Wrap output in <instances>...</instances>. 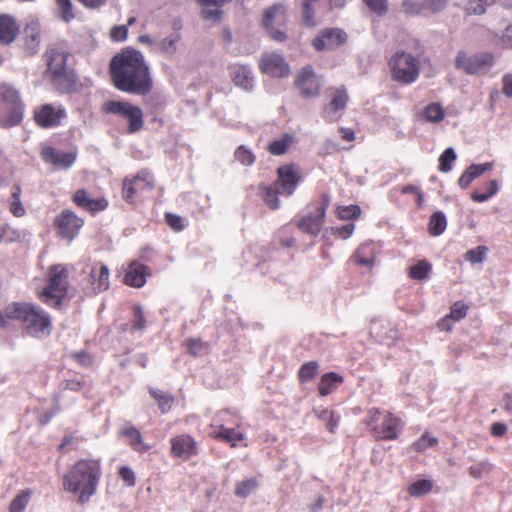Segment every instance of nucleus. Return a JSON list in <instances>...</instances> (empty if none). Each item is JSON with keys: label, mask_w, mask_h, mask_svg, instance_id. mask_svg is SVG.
I'll list each match as a JSON object with an SVG mask.
<instances>
[{"label": "nucleus", "mask_w": 512, "mask_h": 512, "mask_svg": "<svg viewBox=\"0 0 512 512\" xmlns=\"http://www.w3.org/2000/svg\"><path fill=\"white\" fill-rule=\"evenodd\" d=\"M109 73L113 86L119 91L145 96L152 90L149 66L142 53L133 48L123 49L113 56Z\"/></svg>", "instance_id": "f257e3e1"}, {"label": "nucleus", "mask_w": 512, "mask_h": 512, "mask_svg": "<svg viewBox=\"0 0 512 512\" xmlns=\"http://www.w3.org/2000/svg\"><path fill=\"white\" fill-rule=\"evenodd\" d=\"M101 475L100 460L80 459L63 476V488L78 493V502L84 504L96 493Z\"/></svg>", "instance_id": "f03ea898"}, {"label": "nucleus", "mask_w": 512, "mask_h": 512, "mask_svg": "<svg viewBox=\"0 0 512 512\" xmlns=\"http://www.w3.org/2000/svg\"><path fill=\"white\" fill-rule=\"evenodd\" d=\"M7 315L12 321L22 325L23 332L36 339L48 337L53 329L50 314L39 305L31 302H11Z\"/></svg>", "instance_id": "7ed1b4c3"}, {"label": "nucleus", "mask_w": 512, "mask_h": 512, "mask_svg": "<svg viewBox=\"0 0 512 512\" xmlns=\"http://www.w3.org/2000/svg\"><path fill=\"white\" fill-rule=\"evenodd\" d=\"M362 424L376 441L396 440L403 430V421L389 410L368 409Z\"/></svg>", "instance_id": "20e7f679"}, {"label": "nucleus", "mask_w": 512, "mask_h": 512, "mask_svg": "<svg viewBox=\"0 0 512 512\" xmlns=\"http://www.w3.org/2000/svg\"><path fill=\"white\" fill-rule=\"evenodd\" d=\"M69 272L65 265L55 264L47 271V284L36 293L38 299L52 308L58 309L69 292Z\"/></svg>", "instance_id": "39448f33"}, {"label": "nucleus", "mask_w": 512, "mask_h": 512, "mask_svg": "<svg viewBox=\"0 0 512 512\" xmlns=\"http://www.w3.org/2000/svg\"><path fill=\"white\" fill-rule=\"evenodd\" d=\"M69 56L67 48L60 43L48 47L44 54L47 65L46 73L57 87H67L75 83L74 72L67 66Z\"/></svg>", "instance_id": "423d86ee"}, {"label": "nucleus", "mask_w": 512, "mask_h": 512, "mask_svg": "<svg viewBox=\"0 0 512 512\" xmlns=\"http://www.w3.org/2000/svg\"><path fill=\"white\" fill-rule=\"evenodd\" d=\"M155 179L150 171L142 169L134 175L126 176L122 181V198L129 204L144 200L152 193Z\"/></svg>", "instance_id": "0eeeda50"}, {"label": "nucleus", "mask_w": 512, "mask_h": 512, "mask_svg": "<svg viewBox=\"0 0 512 512\" xmlns=\"http://www.w3.org/2000/svg\"><path fill=\"white\" fill-rule=\"evenodd\" d=\"M23 118V104L19 92L8 84H0V126L12 127Z\"/></svg>", "instance_id": "6e6552de"}, {"label": "nucleus", "mask_w": 512, "mask_h": 512, "mask_svg": "<svg viewBox=\"0 0 512 512\" xmlns=\"http://www.w3.org/2000/svg\"><path fill=\"white\" fill-rule=\"evenodd\" d=\"M393 80L401 84L415 82L420 74L419 60L405 51H397L388 61Z\"/></svg>", "instance_id": "1a4fd4ad"}, {"label": "nucleus", "mask_w": 512, "mask_h": 512, "mask_svg": "<svg viewBox=\"0 0 512 512\" xmlns=\"http://www.w3.org/2000/svg\"><path fill=\"white\" fill-rule=\"evenodd\" d=\"M106 114H114L128 122L127 133L134 134L144 126V115L140 107L127 101H106L102 106Z\"/></svg>", "instance_id": "9d476101"}, {"label": "nucleus", "mask_w": 512, "mask_h": 512, "mask_svg": "<svg viewBox=\"0 0 512 512\" xmlns=\"http://www.w3.org/2000/svg\"><path fill=\"white\" fill-rule=\"evenodd\" d=\"M288 10L283 4H274L263 11L262 26L269 37L276 42H284L288 36L285 30Z\"/></svg>", "instance_id": "9b49d317"}, {"label": "nucleus", "mask_w": 512, "mask_h": 512, "mask_svg": "<svg viewBox=\"0 0 512 512\" xmlns=\"http://www.w3.org/2000/svg\"><path fill=\"white\" fill-rule=\"evenodd\" d=\"M83 225V218L69 209L61 211L53 220V227L57 235L69 241H72L79 235Z\"/></svg>", "instance_id": "f8f14e48"}, {"label": "nucleus", "mask_w": 512, "mask_h": 512, "mask_svg": "<svg viewBox=\"0 0 512 512\" xmlns=\"http://www.w3.org/2000/svg\"><path fill=\"white\" fill-rule=\"evenodd\" d=\"M493 61L494 57L489 52L467 56L465 52L460 51L456 57V66L469 74H481L492 66Z\"/></svg>", "instance_id": "ddd939ff"}, {"label": "nucleus", "mask_w": 512, "mask_h": 512, "mask_svg": "<svg viewBox=\"0 0 512 512\" xmlns=\"http://www.w3.org/2000/svg\"><path fill=\"white\" fill-rule=\"evenodd\" d=\"M329 203V196L326 194L322 195L321 201L319 203V206L316 208L315 213L300 217L296 221L297 227L306 234H319L324 223V217L326 210L329 206Z\"/></svg>", "instance_id": "4468645a"}, {"label": "nucleus", "mask_w": 512, "mask_h": 512, "mask_svg": "<svg viewBox=\"0 0 512 512\" xmlns=\"http://www.w3.org/2000/svg\"><path fill=\"white\" fill-rule=\"evenodd\" d=\"M199 446L196 439L190 434H179L170 439V455L172 458L184 461L197 456Z\"/></svg>", "instance_id": "2eb2a0df"}, {"label": "nucleus", "mask_w": 512, "mask_h": 512, "mask_svg": "<svg viewBox=\"0 0 512 512\" xmlns=\"http://www.w3.org/2000/svg\"><path fill=\"white\" fill-rule=\"evenodd\" d=\"M348 36L340 28L322 29L312 40V46L316 51L334 50L346 43Z\"/></svg>", "instance_id": "dca6fc26"}, {"label": "nucleus", "mask_w": 512, "mask_h": 512, "mask_svg": "<svg viewBox=\"0 0 512 512\" xmlns=\"http://www.w3.org/2000/svg\"><path fill=\"white\" fill-rule=\"evenodd\" d=\"M34 121L41 128H53L61 124L66 117V110L63 106L43 104L34 110Z\"/></svg>", "instance_id": "f3484780"}, {"label": "nucleus", "mask_w": 512, "mask_h": 512, "mask_svg": "<svg viewBox=\"0 0 512 512\" xmlns=\"http://www.w3.org/2000/svg\"><path fill=\"white\" fill-rule=\"evenodd\" d=\"M302 176L294 164H286L277 169V180L274 183L281 189V194L290 196L296 190Z\"/></svg>", "instance_id": "a211bd4d"}, {"label": "nucleus", "mask_w": 512, "mask_h": 512, "mask_svg": "<svg viewBox=\"0 0 512 512\" xmlns=\"http://www.w3.org/2000/svg\"><path fill=\"white\" fill-rule=\"evenodd\" d=\"M294 83L304 98H313L320 94L321 84L311 66L302 68Z\"/></svg>", "instance_id": "6ab92c4d"}, {"label": "nucleus", "mask_w": 512, "mask_h": 512, "mask_svg": "<svg viewBox=\"0 0 512 512\" xmlns=\"http://www.w3.org/2000/svg\"><path fill=\"white\" fill-rule=\"evenodd\" d=\"M152 274L149 266L138 260L131 261L123 277V283L129 287L141 288L146 284L147 278Z\"/></svg>", "instance_id": "aec40b11"}, {"label": "nucleus", "mask_w": 512, "mask_h": 512, "mask_svg": "<svg viewBox=\"0 0 512 512\" xmlns=\"http://www.w3.org/2000/svg\"><path fill=\"white\" fill-rule=\"evenodd\" d=\"M261 71L272 77H285L289 74V66L284 58L276 53H268L260 59Z\"/></svg>", "instance_id": "412c9836"}, {"label": "nucleus", "mask_w": 512, "mask_h": 512, "mask_svg": "<svg viewBox=\"0 0 512 512\" xmlns=\"http://www.w3.org/2000/svg\"><path fill=\"white\" fill-rule=\"evenodd\" d=\"M72 201L77 207L91 214L104 211L109 205L105 197L91 198L85 189L76 190L72 196Z\"/></svg>", "instance_id": "4be33fe9"}, {"label": "nucleus", "mask_w": 512, "mask_h": 512, "mask_svg": "<svg viewBox=\"0 0 512 512\" xmlns=\"http://www.w3.org/2000/svg\"><path fill=\"white\" fill-rule=\"evenodd\" d=\"M41 157L44 162L50 163L57 168L64 169L71 167L76 160L75 153L59 151L51 146H45L42 148Z\"/></svg>", "instance_id": "5701e85b"}, {"label": "nucleus", "mask_w": 512, "mask_h": 512, "mask_svg": "<svg viewBox=\"0 0 512 512\" xmlns=\"http://www.w3.org/2000/svg\"><path fill=\"white\" fill-rule=\"evenodd\" d=\"M329 3V9L334 7H342L344 0H302V24L305 27L312 28L316 26L317 21L315 19L316 9L321 3Z\"/></svg>", "instance_id": "b1692460"}, {"label": "nucleus", "mask_w": 512, "mask_h": 512, "mask_svg": "<svg viewBox=\"0 0 512 512\" xmlns=\"http://www.w3.org/2000/svg\"><path fill=\"white\" fill-rule=\"evenodd\" d=\"M109 276L110 272L105 264L97 262L92 266L89 282L94 294L108 290L110 286Z\"/></svg>", "instance_id": "393cba45"}, {"label": "nucleus", "mask_w": 512, "mask_h": 512, "mask_svg": "<svg viewBox=\"0 0 512 512\" xmlns=\"http://www.w3.org/2000/svg\"><path fill=\"white\" fill-rule=\"evenodd\" d=\"M20 33V25L10 14L0 13V44L10 45Z\"/></svg>", "instance_id": "a878e982"}, {"label": "nucleus", "mask_w": 512, "mask_h": 512, "mask_svg": "<svg viewBox=\"0 0 512 512\" xmlns=\"http://www.w3.org/2000/svg\"><path fill=\"white\" fill-rule=\"evenodd\" d=\"M120 436L126 439L127 444L137 453H145L151 446L144 442L141 432L132 425H126L119 431Z\"/></svg>", "instance_id": "bb28decb"}, {"label": "nucleus", "mask_w": 512, "mask_h": 512, "mask_svg": "<svg viewBox=\"0 0 512 512\" xmlns=\"http://www.w3.org/2000/svg\"><path fill=\"white\" fill-rule=\"evenodd\" d=\"M230 76L236 86L244 90H251L253 88V75L248 66L235 64L230 66Z\"/></svg>", "instance_id": "cd10ccee"}, {"label": "nucleus", "mask_w": 512, "mask_h": 512, "mask_svg": "<svg viewBox=\"0 0 512 512\" xmlns=\"http://www.w3.org/2000/svg\"><path fill=\"white\" fill-rule=\"evenodd\" d=\"M493 163L487 162L483 164H472L470 165L459 177L458 184L461 188L465 189L478 177L485 172L491 170Z\"/></svg>", "instance_id": "c85d7f7f"}, {"label": "nucleus", "mask_w": 512, "mask_h": 512, "mask_svg": "<svg viewBox=\"0 0 512 512\" xmlns=\"http://www.w3.org/2000/svg\"><path fill=\"white\" fill-rule=\"evenodd\" d=\"M344 382V378L342 375L336 372H328L321 376L320 381L318 383V393L320 396H328L331 394L338 386H340Z\"/></svg>", "instance_id": "c756f323"}, {"label": "nucleus", "mask_w": 512, "mask_h": 512, "mask_svg": "<svg viewBox=\"0 0 512 512\" xmlns=\"http://www.w3.org/2000/svg\"><path fill=\"white\" fill-rule=\"evenodd\" d=\"M331 99L326 108V112L335 114L343 111L348 103L349 95L344 87L331 88Z\"/></svg>", "instance_id": "7c9ffc66"}, {"label": "nucleus", "mask_w": 512, "mask_h": 512, "mask_svg": "<svg viewBox=\"0 0 512 512\" xmlns=\"http://www.w3.org/2000/svg\"><path fill=\"white\" fill-rule=\"evenodd\" d=\"M259 196L263 200V202L268 206L271 210H277L280 207V200L278 198L279 193L278 188L275 184L273 185H265L261 184L258 187Z\"/></svg>", "instance_id": "2f4dec72"}, {"label": "nucleus", "mask_w": 512, "mask_h": 512, "mask_svg": "<svg viewBox=\"0 0 512 512\" xmlns=\"http://www.w3.org/2000/svg\"><path fill=\"white\" fill-rule=\"evenodd\" d=\"M209 437L218 441L228 443L230 447L235 448L238 442L244 440L243 433L236 430V426L230 427L225 431L209 432Z\"/></svg>", "instance_id": "473e14b6"}, {"label": "nucleus", "mask_w": 512, "mask_h": 512, "mask_svg": "<svg viewBox=\"0 0 512 512\" xmlns=\"http://www.w3.org/2000/svg\"><path fill=\"white\" fill-rule=\"evenodd\" d=\"M447 227V220L443 212H434L429 219L428 233L431 236L441 235Z\"/></svg>", "instance_id": "72a5a7b5"}, {"label": "nucleus", "mask_w": 512, "mask_h": 512, "mask_svg": "<svg viewBox=\"0 0 512 512\" xmlns=\"http://www.w3.org/2000/svg\"><path fill=\"white\" fill-rule=\"evenodd\" d=\"M32 493V490L29 488L19 491L9 505V512H24Z\"/></svg>", "instance_id": "f704fd0d"}, {"label": "nucleus", "mask_w": 512, "mask_h": 512, "mask_svg": "<svg viewBox=\"0 0 512 512\" xmlns=\"http://www.w3.org/2000/svg\"><path fill=\"white\" fill-rule=\"evenodd\" d=\"M293 143V138L289 134H284L280 139L272 141L267 150L272 155H283L285 154Z\"/></svg>", "instance_id": "c9c22d12"}, {"label": "nucleus", "mask_w": 512, "mask_h": 512, "mask_svg": "<svg viewBox=\"0 0 512 512\" xmlns=\"http://www.w3.org/2000/svg\"><path fill=\"white\" fill-rule=\"evenodd\" d=\"M151 397L157 402L159 409L162 413H167L171 410L174 403V397L166 392L156 389H150Z\"/></svg>", "instance_id": "e433bc0d"}, {"label": "nucleus", "mask_w": 512, "mask_h": 512, "mask_svg": "<svg viewBox=\"0 0 512 512\" xmlns=\"http://www.w3.org/2000/svg\"><path fill=\"white\" fill-rule=\"evenodd\" d=\"M354 258L357 264L361 266H372L376 257L372 247L368 244H363L356 250Z\"/></svg>", "instance_id": "4c0bfd02"}, {"label": "nucleus", "mask_w": 512, "mask_h": 512, "mask_svg": "<svg viewBox=\"0 0 512 512\" xmlns=\"http://www.w3.org/2000/svg\"><path fill=\"white\" fill-rule=\"evenodd\" d=\"M259 487V482L256 478H249L240 481L235 486V496L238 498H246Z\"/></svg>", "instance_id": "58836bf2"}, {"label": "nucleus", "mask_w": 512, "mask_h": 512, "mask_svg": "<svg viewBox=\"0 0 512 512\" xmlns=\"http://www.w3.org/2000/svg\"><path fill=\"white\" fill-rule=\"evenodd\" d=\"M319 371V364L316 361L304 363L298 371V380L300 383L312 381Z\"/></svg>", "instance_id": "ea45409f"}, {"label": "nucleus", "mask_w": 512, "mask_h": 512, "mask_svg": "<svg viewBox=\"0 0 512 512\" xmlns=\"http://www.w3.org/2000/svg\"><path fill=\"white\" fill-rule=\"evenodd\" d=\"M498 190V181L490 180L488 183H486V190L484 192H481L480 190L473 191L471 194V199L475 202L482 203L494 196Z\"/></svg>", "instance_id": "a19ab883"}, {"label": "nucleus", "mask_w": 512, "mask_h": 512, "mask_svg": "<svg viewBox=\"0 0 512 512\" xmlns=\"http://www.w3.org/2000/svg\"><path fill=\"white\" fill-rule=\"evenodd\" d=\"M431 271V264L426 260H420L409 268L408 275L414 280H423L428 277Z\"/></svg>", "instance_id": "79ce46f5"}, {"label": "nucleus", "mask_w": 512, "mask_h": 512, "mask_svg": "<svg viewBox=\"0 0 512 512\" xmlns=\"http://www.w3.org/2000/svg\"><path fill=\"white\" fill-rule=\"evenodd\" d=\"M438 444L436 437L430 436L428 432H425L419 439L411 444V449L417 453H422L427 449L434 447Z\"/></svg>", "instance_id": "37998d69"}, {"label": "nucleus", "mask_w": 512, "mask_h": 512, "mask_svg": "<svg viewBox=\"0 0 512 512\" xmlns=\"http://www.w3.org/2000/svg\"><path fill=\"white\" fill-rule=\"evenodd\" d=\"M336 215L340 220H356L361 215V208L358 205L338 206Z\"/></svg>", "instance_id": "c03bdc74"}, {"label": "nucleus", "mask_w": 512, "mask_h": 512, "mask_svg": "<svg viewBox=\"0 0 512 512\" xmlns=\"http://www.w3.org/2000/svg\"><path fill=\"white\" fill-rule=\"evenodd\" d=\"M456 157L457 156L453 148L449 147L445 149L439 157V171L443 173L451 171L452 165L455 162Z\"/></svg>", "instance_id": "a18cd8bd"}, {"label": "nucleus", "mask_w": 512, "mask_h": 512, "mask_svg": "<svg viewBox=\"0 0 512 512\" xmlns=\"http://www.w3.org/2000/svg\"><path fill=\"white\" fill-rule=\"evenodd\" d=\"M424 118L433 123H438L443 120L444 118V110L443 108L437 104V103H430L427 105L424 109Z\"/></svg>", "instance_id": "49530a36"}, {"label": "nucleus", "mask_w": 512, "mask_h": 512, "mask_svg": "<svg viewBox=\"0 0 512 512\" xmlns=\"http://www.w3.org/2000/svg\"><path fill=\"white\" fill-rule=\"evenodd\" d=\"M432 482L426 479L418 480L408 487V493L412 497L428 494L432 490Z\"/></svg>", "instance_id": "de8ad7c7"}, {"label": "nucleus", "mask_w": 512, "mask_h": 512, "mask_svg": "<svg viewBox=\"0 0 512 512\" xmlns=\"http://www.w3.org/2000/svg\"><path fill=\"white\" fill-rule=\"evenodd\" d=\"M496 0H470L466 5L468 14L481 15L486 12L487 7L492 6Z\"/></svg>", "instance_id": "09e8293b"}, {"label": "nucleus", "mask_w": 512, "mask_h": 512, "mask_svg": "<svg viewBox=\"0 0 512 512\" xmlns=\"http://www.w3.org/2000/svg\"><path fill=\"white\" fill-rule=\"evenodd\" d=\"M179 40L180 35L178 33L165 37L158 44L159 50L162 53L172 55L176 52V44Z\"/></svg>", "instance_id": "8fccbe9b"}, {"label": "nucleus", "mask_w": 512, "mask_h": 512, "mask_svg": "<svg viewBox=\"0 0 512 512\" xmlns=\"http://www.w3.org/2000/svg\"><path fill=\"white\" fill-rule=\"evenodd\" d=\"M235 159L242 165L251 166L255 162V155L245 146H239L234 152Z\"/></svg>", "instance_id": "3c124183"}, {"label": "nucleus", "mask_w": 512, "mask_h": 512, "mask_svg": "<svg viewBox=\"0 0 512 512\" xmlns=\"http://www.w3.org/2000/svg\"><path fill=\"white\" fill-rule=\"evenodd\" d=\"M187 351L192 356H199L206 352L207 345L200 339L188 338L184 343Z\"/></svg>", "instance_id": "603ef678"}, {"label": "nucleus", "mask_w": 512, "mask_h": 512, "mask_svg": "<svg viewBox=\"0 0 512 512\" xmlns=\"http://www.w3.org/2000/svg\"><path fill=\"white\" fill-rule=\"evenodd\" d=\"M40 27L37 23H31L25 27L26 42L37 46L40 41Z\"/></svg>", "instance_id": "864d4df0"}, {"label": "nucleus", "mask_w": 512, "mask_h": 512, "mask_svg": "<svg viewBox=\"0 0 512 512\" xmlns=\"http://www.w3.org/2000/svg\"><path fill=\"white\" fill-rule=\"evenodd\" d=\"M468 308L469 307L463 302L457 301L451 306L448 316L452 319V321H460L466 317Z\"/></svg>", "instance_id": "5fc2aeb1"}, {"label": "nucleus", "mask_w": 512, "mask_h": 512, "mask_svg": "<svg viewBox=\"0 0 512 512\" xmlns=\"http://www.w3.org/2000/svg\"><path fill=\"white\" fill-rule=\"evenodd\" d=\"M487 247L478 246L465 253V259L471 263H481L485 259Z\"/></svg>", "instance_id": "6e6d98bb"}, {"label": "nucleus", "mask_w": 512, "mask_h": 512, "mask_svg": "<svg viewBox=\"0 0 512 512\" xmlns=\"http://www.w3.org/2000/svg\"><path fill=\"white\" fill-rule=\"evenodd\" d=\"M61 12V17L64 21L69 22L74 19L73 5L70 0H55Z\"/></svg>", "instance_id": "4d7b16f0"}, {"label": "nucleus", "mask_w": 512, "mask_h": 512, "mask_svg": "<svg viewBox=\"0 0 512 512\" xmlns=\"http://www.w3.org/2000/svg\"><path fill=\"white\" fill-rule=\"evenodd\" d=\"M146 327V319L141 306L133 307L132 329L135 331L143 330Z\"/></svg>", "instance_id": "13d9d810"}, {"label": "nucleus", "mask_w": 512, "mask_h": 512, "mask_svg": "<svg viewBox=\"0 0 512 512\" xmlns=\"http://www.w3.org/2000/svg\"><path fill=\"white\" fill-rule=\"evenodd\" d=\"M166 224L174 231H182L185 228L183 218L173 213L165 214Z\"/></svg>", "instance_id": "bf43d9fd"}, {"label": "nucleus", "mask_w": 512, "mask_h": 512, "mask_svg": "<svg viewBox=\"0 0 512 512\" xmlns=\"http://www.w3.org/2000/svg\"><path fill=\"white\" fill-rule=\"evenodd\" d=\"M402 8L407 15H419L424 10V4L423 2L420 3L411 0H404Z\"/></svg>", "instance_id": "052dcab7"}, {"label": "nucleus", "mask_w": 512, "mask_h": 512, "mask_svg": "<svg viewBox=\"0 0 512 512\" xmlns=\"http://www.w3.org/2000/svg\"><path fill=\"white\" fill-rule=\"evenodd\" d=\"M118 474L120 478L124 481L126 486L133 487L136 484V476L134 471L127 467V466H121L119 468Z\"/></svg>", "instance_id": "680f3d73"}, {"label": "nucleus", "mask_w": 512, "mask_h": 512, "mask_svg": "<svg viewBox=\"0 0 512 512\" xmlns=\"http://www.w3.org/2000/svg\"><path fill=\"white\" fill-rule=\"evenodd\" d=\"M213 417H220L222 418L221 421H220V424L221 425H232V426H236V427H239V423H238V418L237 416L228 411V410H221L219 412H217Z\"/></svg>", "instance_id": "e2e57ef3"}, {"label": "nucleus", "mask_w": 512, "mask_h": 512, "mask_svg": "<svg viewBox=\"0 0 512 512\" xmlns=\"http://www.w3.org/2000/svg\"><path fill=\"white\" fill-rule=\"evenodd\" d=\"M128 35V29L127 26L120 25V26H114L110 30V38L115 42H122L126 40Z\"/></svg>", "instance_id": "0e129e2a"}, {"label": "nucleus", "mask_w": 512, "mask_h": 512, "mask_svg": "<svg viewBox=\"0 0 512 512\" xmlns=\"http://www.w3.org/2000/svg\"><path fill=\"white\" fill-rule=\"evenodd\" d=\"M366 5L378 14H384L387 11V0H363Z\"/></svg>", "instance_id": "69168bd1"}, {"label": "nucleus", "mask_w": 512, "mask_h": 512, "mask_svg": "<svg viewBox=\"0 0 512 512\" xmlns=\"http://www.w3.org/2000/svg\"><path fill=\"white\" fill-rule=\"evenodd\" d=\"M10 213L15 217H23L26 214V209L23 206L21 199L12 200L9 205Z\"/></svg>", "instance_id": "338daca9"}, {"label": "nucleus", "mask_w": 512, "mask_h": 512, "mask_svg": "<svg viewBox=\"0 0 512 512\" xmlns=\"http://www.w3.org/2000/svg\"><path fill=\"white\" fill-rule=\"evenodd\" d=\"M502 92L508 97L512 98V74L508 73L502 77Z\"/></svg>", "instance_id": "774afa93"}]
</instances>
